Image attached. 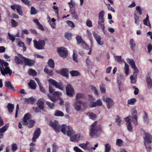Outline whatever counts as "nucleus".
<instances>
[{"label": "nucleus", "mask_w": 152, "mask_h": 152, "mask_svg": "<svg viewBox=\"0 0 152 152\" xmlns=\"http://www.w3.org/2000/svg\"><path fill=\"white\" fill-rule=\"evenodd\" d=\"M54 115L55 116H63L64 115L63 112L58 110H56Z\"/></svg>", "instance_id": "ea45409f"}, {"label": "nucleus", "mask_w": 152, "mask_h": 152, "mask_svg": "<svg viewBox=\"0 0 152 152\" xmlns=\"http://www.w3.org/2000/svg\"><path fill=\"white\" fill-rule=\"evenodd\" d=\"M107 6L109 10L113 12H115V10L113 7L111 6L110 4H107Z\"/></svg>", "instance_id": "bf43d9fd"}, {"label": "nucleus", "mask_w": 152, "mask_h": 152, "mask_svg": "<svg viewBox=\"0 0 152 152\" xmlns=\"http://www.w3.org/2000/svg\"><path fill=\"white\" fill-rule=\"evenodd\" d=\"M66 88V95L70 97H72L75 93V91L72 85L70 84H68Z\"/></svg>", "instance_id": "9d476101"}, {"label": "nucleus", "mask_w": 152, "mask_h": 152, "mask_svg": "<svg viewBox=\"0 0 152 152\" xmlns=\"http://www.w3.org/2000/svg\"><path fill=\"white\" fill-rule=\"evenodd\" d=\"M58 149V148L57 147L56 144L55 143H54L53 144V145L52 152H57L56 151H57Z\"/></svg>", "instance_id": "5fc2aeb1"}, {"label": "nucleus", "mask_w": 152, "mask_h": 152, "mask_svg": "<svg viewBox=\"0 0 152 152\" xmlns=\"http://www.w3.org/2000/svg\"><path fill=\"white\" fill-rule=\"evenodd\" d=\"M117 118L115 119V122L117 123L118 125L120 126L121 125V119L120 118L118 115L117 116Z\"/></svg>", "instance_id": "3c124183"}, {"label": "nucleus", "mask_w": 152, "mask_h": 152, "mask_svg": "<svg viewBox=\"0 0 152 152\" xmlns=\"http://www.w3.org/2000/svg\"><path fill=\"white\" fill-rule=\"evenodd\" d=\"M50 126L57 133L59 132L60 131L64 134H66V130H67V134L69 136H70L75 134V132L72 127L70 126H68L66 124H63L61 126L58 123L57 121L55 122L50 121Z\"/></svg>", "instance_id": "f03ea898"}, {"label": "nucleus", "mask_w": 152, "mask_h": 152, "mask_svg": "<svg viewBox=\"0 0 152 152\" xmlns=\"http://www.w3.org/2000/svg\"><path fill=\"white\" fill-rule=\"evenodd\" d=\"M102 100L104 102L106 103L107 108L110 109L113 105L114 102L113 100L110 98L104 96L102 98Z\"/></svg>", "instance_id": "1a4fd4ad"}, {"label": "nucleus", "mask_w": 152, "mask_h": 152, "mask_svg": "<svg viewBox=\"0 0 152 152\" xmlns=\"http://www.w3.org/2000/svg\"><path fill=\"white\" fill-rule=\"evenodd\" d=\"M66 23L71 28H73L75 27V25L74 23L72 21L67 20L66 21Z\"/></svg>", "instance_id": "de8ad7c7"}, {"label": "nucleus", "mask_w": 152, "mask_h": 152, "mask_svg": "<svg viewBox=\"0 0 152 152\" xmlns=\"http://www.w3.org/2000/svg\"><path fill=\"white\" fill-rule=\"evenodd\" d=\"M85 96L83 93H77L76 94L75 96V101H79L80 100H79V99L85 98Z\"/></svg>", "instance_id": "a878e982"}, {"label": "nucleus", "mask_w": 152, "mask_h": 152, "mask_svg": "<svg viewBox=\"0 0 152 152\" xmlns=\"http://www.w3.org/2000/svg\"><path fill=\"white\" fill-rule=\"evenodd\" d=\"M72 18L76 20H78L79 19V15L77 14L75 12V11H71L70 12Z\"/></svg>", "instance_id": "cd10ccee"}, {"label": "nucleus", "mask_w": 152, "mask_h": 152, "mask_svg": "<svg viewBox=\"0 0 152 152\" xmlns=\"http://www.w3.org/2000/svg\"><path fill=\"white\" fill-rule=\"evenodd\" d=\"M18 13V14L21 16L23 15L22 12L21 10V6L19 4H17L16 8Z\"/></svg>", "instance_id": "c9c22d12"}, {"label": "nucleus", "mask_w": 152, "mask_h": 152, "mask_svg": "<svg viewBox=\"0 0 152 152\" xmlns=\"http://www.w3.org/2000/svg\"><path fill=\"white\" fill-rule=\"evenodd\" d=\"M8 126V124H5L4 126L0 129V132L3 133L5 132L7 130Z\"/></svg>", "instance_id": "79ce46f5"}, {"label": "nucleus", "mask_w": 152, "mask_h": 152, "mask_svg": "<svg viewBox=\"0 0 152 152\" xmlns=\"http://www.w3.org/2000/svg\"><path fill=\"white\" fill-rule=\"evenodd\" d=\"M104 11L103 10L101 11L99 13L98 15L99 18H104Z\"/></svg>", "instance_id": "8fccbe9b"}, {"label": "nucleus", "mask_w": 152, "mask_h": 152, "mask_svg": "<svg viewBox=\"0 0 152 152\" xmlns=\"http://www.w3.org/2000/svg\"><path fill=\"white\" fill-rule=\"evenodd\" d=\"M73 59L74 61L77 63L78 62V60L77 58V54L75 53L74 52H73Z\"/></svg>", "instance_id": "0e129e2a"}, {"label": "nucleus", "mask_w": 152, "mask_h": 152, "mask_svg": "<svg viewBox=\"0 0 152 152\" xmlns=\"http://www.w3.org/2000/svg\"><path fill=\"white\" fill-rule=\"evenodd\" d=\"M136 11L138 12L140 15H141L142 14V10L140 6H137L136 7Z\"/></svg>", "instance_id": "69168bd1"}, {"label": "nucleus", "mask_w": 152, "mask_h": 152, "mask_svg": "<svg viewBox=\"0 0 152 152\" xmlns=\"http://www.w3.org/2000/svg\"><path fill=\"white\" fill-rule=\"evenodd\" d=\"M81 104H82L83 106L84 107L85 103L81 100L76 101L74 103V107L76 110L78 111L80 110L81 108Z\"/></svg>", "instance_id": "dca6fc26"}, {"label": "nucleus", "mask_w": 152, "mask_h": 152, "mask_svg": "<svg viewBox=\"0 0 152 152\" xmlns=\"http://www.w3.org/2000/svg\"><path fill=\"white\" fill-rule=\"evenodd\" d=\"M143 22L144 24L148 26L151 27V25L150 23V21H148V20H146L145 19H144L143 20Z\"/></svg>", "instance_id": "680f3d73"}, {"label": "nucleus", "mask_w": 152, "mask_h": 152, "mask_svg": "<svg viewBox=\"0 0 152 152\" xmlns=\"http://www.w3.org/2000/svg\"><path fill=\"white\" fill-rule=\"evenodd\" d=\"M12 149L13 152H14L18 149L17 145L13 143L12 145Z\"/></svg>", "instance_id": "4d7b16f0"}, {"label": "nucleus", "mask_w": 152, "mask_h": 152, "mask_svg": "<svg viewBox=\"0 0 152 152\" xmlns=\"http://www.w3.org/2000/svg\"><path fill=\"white\" fill-rule=\"evenodd\" d=\"M8 64L4 60H0V70L1 74L4 76L8 74L11 75L12 71L8 66Z\"/></svg>", "instance_id": "7ed1b4c3"}, {"label": "nucleus", "mask_w": 152, "mask_h": 152, "mask_svg": "<svg viewBox=\"0 0 152 152\" xmlns=\"http://www.w3.org/2000/svg\"><path fill=\"white\" fill-rule=\"evenodd\" d=\"M34 22L35 23L38 28L39 29L44 31V30L43 26L39 22L38 20L37 19H34L33 20Z\"/></svg>", "instance_id": "393cba45"}, {"label": "nucleus", "mask_w": 152, "mask_h": 152, "mask_svg": "<svg viewBox=\"0 0 152 152\" xmlns=\"http://www.w3.org/2000/svg\"><path fill=\"white\" fill-rule=\"evenodd\" d=\"M129 43L131 50L133 51H135L136 49V45L133 39H130Z\"/></svg>", "instance_id": "b1692460"}, {"label": "nucleus", "mask_w": 152, "mask_h": 152, "mask_svg": "<svg viewBox=\"0 0 152 152\" xmlns=\"http://www.w3.org/2000/svg\"><path fill=\"white\" fill-rule=\"evenodd\" d=\"M15 59L16 63L18 64H22L23 63V61L19 56H15Z\"/></svg>", "instance_id": "473e14b6"}, {"label": "nucleus", "mask_w": 152, "mask_h": 152, "mask_svg": "<svg viewBox=\"0 0 152 152\" xmlns=\"http://www.w3.org/2000/svg\"><path fill=\"white\" fill-rule=\"evenodd\" d=\"M91 90L94 91V93L95 94L98 95V93L96 88L93 86L91 85L90 86Z\"/></svg>", "instance_id": "6e6d98bb"}, {"label": "nucleus", "mask_w": 152, "mask_h": 152, "mask_svg": "<svg viewBox=\"0 0 152 152\" xmlns=\"http://www.w3.org/2000/svg\"><path fill=\"white\" fill-rule=\"evenodd\" d=\"M97 122L95 121L91 125L89 131L90 135L91 137L98 136L100 135V132L102 131V127L100 125L96 126Z\"/></svg>", "instance_id": "20e7f679"}, {"label": "nucleus", "mask_w": 152, "mask_h": 152, "mask_svg": "<svg viewBox=\"0 0 152 152\" xmlns=\"http://www.w3.org/2000/svg\"><path fill=\"white\" fill-rule=\"evenodd\" d=\"M31 117L30 114L28 113H26L24 115L22 123L23 125L27 126L29 128H32L35 122L34 120L30 119Z\"/></svg>", "instance_id": "39448f33"}, {"label": "nucleus", "mask_w": 152, "mask_h": 152, "mask_svg": "<svg viewBox=\"0 0 152 152\" xmlns=\"http://www.w3.org/2000/svg\"><path fill=\"white\" fill-rule=\"evenodd\" d=\"M76 39L77 44L79 45L81 44L83 48L85 49H89L88 46L83 39L81 36H77L76 37Z\"/></svg>", "instance_id": "9b49d317"}, {"label": "nucleus", "mask_w": 152, "mask_h": 152, "mask_svg": "<svg viewBox=\"0 0 152 152\" xmlns=\"http://www.w3.org/2000/svg\"><path fill=\"white\" fill-rule=\"evenodd\" d=\"M127 61L130 65L131 67L134 69V72H137L138 71H139V70L135 65V62L133 59L128 58L127 59Z\"/></svg>", "instance_id": "4468645a"}, {"label": "nucleus", "mask_w": 152, "mask_h": 152, "mask_svg": "<svg viewBox=\"0 0 152 152\" xmlns=\"http://www.w3.org/2000/svg\"><path fill=\"white\" fill-rule=\"evenodd\" d=\"M132 115L133 118L134 119V120H132V121L134 125L136 126L138 124L137 111L135 110H133Z\"/></svg>", "instance_id": "aec40b11"}, {"label": "nucleus", "mask_w": 152, "mask_h": 152, "mask_svg": "<svg viewBox=\"0 0 152 152\" xmlns=\"http://www.w3.org/2000/svg\"><path fill=\"white\" fill-rule=\"evenodd\" d=\"M124 70L125 73L126 74V75H127L129 73V66L125 62H124Z\"/></svg>", "instance_id": "37998d69"}, {"label": "nucleus", "mask_w": 152, "mask_h": 152, "mask_svg": "<svg viewBox=\"0 0 152 152\" xmlns=\"http://www.w3.org/2000/svg\"><path fill=\"white\" fill-rule=\"evenodd\" d=\"M70 73L72 76H77L80 75L79 72L76 70L70 71Z\"/></svg>", "instance_id": "f704fd0d"}, {"label": "nucleus", "mask_w": 152, "mask_h": 152, "mask_svg": "<svg viewBox=\"0 0 152 152\" xmlns=\"http://www.w3.org/2000/svg\"><path fill=\"white\" fill-rule=\"evenodd\" d=\"M136 101L137 100L135 98H132L128 100L127 103L129 104L134 105Z\"/></svg>", "instance_id": "4c0bfd02"}, {"label": "nucleus", "mask_w": 152, "mask_h": 152, "mask_svg": "<svg viewBox=\"0 0 152 152\" xmlns=\"http://www.w3.org/2000/svg\"><path fill=\"white\" fill-rule=\"evenodd\" d=\"M74 150L76 152H83L78 147L75 146L74 148Z\"/></svg>", "instance_id": "774afa93"}, {"label": "nucleus", "mask_w": 152, "mask_h": 152, "mask_svg": "<svg viewBox=\"0 0 152 152\" xmlns=\"http://www.w3.org/2000/svg\"><path fill=\"white\" fill-rule=\"evenodd\" d=\"M93 35L98 44L101 45H102L104 43L102 41H101V37L99 35L96 34L95 32L93 33Z\"/></svg>", "instance_id": "412c9836"}, {"label": "nucleus", "mask_w": 152, "mask_h": 152, "mask_svg": "<svg viewBox=\"0 0 152 152\" xmlns=\"http://www.w3.org/2000/svg\"><path fill=\"white\" fill-rule=\"evenodd\" d=\"M41 133L40 129L39 128H37L34 133L33 137L32 138L33 142H35L36 140L38 138Z\"/></svg>", "instance_id": "6ab92c4d"}, {"label": "nucleus", "mask_w": 152, "mask_h": 152, "mask_svg": "<svg viewBox=\"0 0 152 152\" xmlns=\"http://www.w3.org/2000/svg\"><path fill=\"white\" fill-rule=\"evenodd\" d=\"M99 20L98 22V26L101 27L104 26V18H99Z\"/></svg>", "instance_id": "72a5a7b5"}, {"label": "nucleus", "mask_w": 152, "mask_h": 152, "mask_svg": "<svg viewBox=\"0 0 152 152\" xmlns=\"http://www.w3.org/2000/svg\"><path fill=\"white\" fill-rule=\"evenodd\" d=\"M5 86L9 89L14 90V88L11 83L9 81H6L5 83Z\"/></svg>", "instance_id": "c85d7f7f"}, {"label": "nucleus", "mask_w": 152, "mask_h": 152, "mask_svg": "<svg viewBox=\"0 0 152 152\" xmlns=\"http://www.w3.org/2000/svg\"><path fill=\"white\" fill-rule=\"evenodd\" d=\"M132 88L135 89V90L134 91V94L135 95H137L138 94L139 92V89L138 88L136 87L135 86H134L132 87Z\"/></svg>", "instance_id": "338daca9"}, {"label": "nucleus", "mask_w": 152, "mask_h": 152, "mask_svg": "<svg viewBox=\"0 0 152 152\" xmlns=\"http://www.w3.org/2000/svg\"><path fill=\"white\" fill-rule=\"evenodd\" d=\"M115 58H116V59L117 60L119 64H121L122 61L121 59V56H115Z\"/></svg>", "instance_id": "e2e57ef3"}, {"label": "nucleus", "mask_w": 152, "mask_h": 152, "mask_svg": "<svg viewBox=\"0 0 152 152\" xmlns=\"http://www.w3.org/2000/svg\"><path fill=\"white\" fill-rule=\"evenodd\" d=\"M30 87L32 89H35L36 88V84L33 80H31L28 83Z\"/></svg>", "instance_id": "c756f323"}, {"label": "nucleus", "mask_w": 152, "mask_h": 152, "mask_svg": "<svg viewBox=\"0 0 152 152\" xmlns=\"http://www.w3.org/2000/svg\"><path fill=\"white\" fill-rule=\"evenodd\" d=\"M11 23L12 27H15L18 25V23L14 19L11 20Z\"/></svg>", "instance_id": "052dcab7"}, {"label": "nucleus", "mask_w": 152, "mask_h": 152, "mask_svg": "<svg viewBox=\"0 0 152 152\" xmlns=\"http://www.w3.org/2000/svg\"><path fill=\"white\" fill-rule=\"evenodd\" d=\"M8 35L9 36V39L13 42L15 40V37L13 35L10 34L9 33H8Z\"/></svg>", "instance_id": "09e8293b"}, {"label": "nucleus", "mask_w": 152, "mask_h": 152, "mask_svg": "<svg viewBox=\"0 0 152 152\" xmlns=\"http://www.w3.org/2000/svg\"><path fill=\"white\" fill-rule=\"evenodd\" d=\"M45 100L43 98L39 99L37 102V104L40 109L44 111L43 104L45 102Z\"/></svg>", "instance_id": "5701e85b"}, {"label": "nucleus", "mask_w": 152, "mask_h": 152, "mask_svg": "<svg viewBox=\"0 0 152 152\" xmlns=\"http://www.w3.org/2000/svg\"><path fill=\"white\" fill-rule=\"evenodd\" d=\"M64 36L68 40H70L72 38V34L71 33L66 32L65 33Z\"/></svg>", "instance_id": "c03bdc74"}, {"label": "nucleus", "mask_w": 152, "mask_h": 152, "mask_svg": "<svg viewBox=\"0 0 152 152\" xmlns=\"http://www.w3.org/2000/svg\"><path fill=\"white\" fill-rule=\"evenodd\" d=\"M144 134L145 137L144 138V144L148 152H150L151 147L150 144L152 142V136L148 133L145 132Z\"/></svg>", "instance_id": "423d86ee"}, {"label": "nucleus", "mask_w": 152, "mask_h": 152, "mask_svg": "<svg viewBox=\"0 0 152 152\" xmlns=\"http://www.w3.org/2000/svg\"><path fill=\"white\" fill-rule=\"evenodd\" d=\"M143 112L144 113V116L143 117V118L144 122L146 123L148 122V115L147 113L145 111Z\"/></svg>", "instance_id": "49530a36"}, {"label": "nucleus", "mask_w": 152, "mask_h": 152, "mask_svg": "<svg viewBox=\"0 0 152 152\" xmlns=\"http://www.w3.org/2000/svg\"><path fill=\"white\" fill-rule=\"evenodd\" d=\"M18 55L23 61V62L27 65L32 66L34 63V61L32 60L29 59L23 56L20 54H18Z\"/></svg>", "instance_id": "6e6552de"}, {"label": "nucleus", "mask_w": 152, "mask_h": 152, "mask_svg": "<svg viewBox=\"0 0 152 152\" xmlns=\"http://www.w3.org/2000/svg\"><path fill=\"white\" fill-rule=\"evenodd\" d=\"M131 116H129L125 118V120L126 122V125L128 130L131 132L133 131L132 127L131 121Z\"/></svg>", "instance_id": "f8f14e48"}, {"label": "nucleus", "mask_w": 152, "mask_h": 152, "mask_svg": "<svg viewBox=\"0 0 152 152\" xmlns=\"http://www.w3.org/2000/svg\"><path fill=\"white\" fill-rule=\"evenodd\" d=\"M24 99L25 102L27 104H32L35 100V99L33 97H31L28 98H25Z\"/></svg>", "instance_id": "7c9ffc66"}, {"label": "nucleus", "mask_w": 152, "mask_h": 152, "mask_svg": "<svg viewBox=\"0 0 152 152\" xmlns=\"http://www.w3.org/2000/svg\"><path fill=\"white\" fill-rule=\"evenodd\" d=\"M89 117L90 118L94 120L96 118V114L91 113L89 115Z\"/></svg>", "instance_id": "13d9d810"}, {"label": "nucleus", "mask_w": 152, "mask_h": 152, "mask_svg": "<svg viewBox=\"0 0 152 152\" xmlns=\"http://www.w3.org/2000/svg\"><path fill=\"white\" fill-rule=\"evenodd\" d=\"M29 75L33 76L36 75L37 74L36 72L34 69H30L28 71Z\"/></svg>", "instance_id": "a18cd8bd"}, {"label": "nucleus", "mask_w": 152, "mask_h": 152, "mask_svg": "<svg viewBox=\"0 0 152 152\" xmlns=\"http://www.w3.org/2000/svg\"><path fill=\"white\" fill-rule=\"evenodd\" d=\"M70 137V140L72 142L78 141L80 137V135L78 134L74 135L72 136H71Z\"/></svg>", "instance_id": "bb28decb"}, {"label": "nucleus", "mask_w": 152, "mask_h": 152, "mask_svg": "<svg viewBox=\"0 0 152 152\" xmlns=\"http://www.w3.org/2000/svg\"><path fill=\"white\" fill-rule=\"evenodd\" d=\"M14 105L12 104L9 103L7 106L9 112L12 113L14 109Z\"/></svg>", "instance_id": "58836bf2"}, {"label": "nucleus", "mask_w": 152, "mask_h": 152, "mask_svg": "<svg viewBox=\"0 0 152 152\" xmlns=\"http://www.w3.org/2000/svg\"><path fill=\"white\" fill-rule=\"evenodd\" d=\"M139 71H138L137 72H133V74L130 77V82L131 83L134 84L136 83L137 79V76L139 73Z\"/></svg>", "instance_id": "a211bd4d"}, {"label": "nucleus", "mask_w": 152, "mask_h": 152, "mask_svg": "<svg viewBox=\"0 0 152 152\" xmlns=\"http://www.w3.org/2000/svg\"><path fill=\"white\" fill-rule=\"evenodd\" d=\"M146 79L147 86L148 88L150 89L152 88V79L148 74L147 76Z\"/></svg>", "instance_id": "4be33fe9"}, {"label": "nucleus", "mask_w": 152, "mask_h": 152, "mask_svg": "<svg viewBox=\"0 0 152 152\" xmlns=\"http://www.w3.org/2000/svg\"><path fill=\"white\" fill-rule=\"evenodd\" d=\"M49 83V92L50 94H52L53 96H50L48 94V97L53 102L56 101L58 98L61 95V93L58 91H54V89H53L51 85L54 86L56 88H58L61 90H63L64 87L63 86V83L61 82H58L55 80L52 79H50L48 80Z\"/></svg>", "instance_id": "f257e3e1"}, {"label": "nucleus", "mask_w": 152, "mask_h": 152, "mask_svg": "<svg viewBox=\"0 0 152 152\" xmlns=\"http://www.w3.org/2000/svg\"><path fill=\"white\" fill-rule=\"evenodd\" d=\"M37 11L34 7H32L31 10V15H34L36 14Z\"/></svg>", "instance_id": "864d4df0"}, {"label": "nucleus", "mask_w": 152, "mask_h": 152, "mask_svg": "<svg viewBox=\"0 0 152 152\" xmlns=\"http://www.w3.org/2000/svg\"><path fill=\"white\" fill-rule=\"evenodd\" d=\"M104 87V84L102 82L99 86L100 90L102 93H105V92L106 90Z\"/></svg>", "instance_id": "e433bc0d"}, {"label": "nucleus", "mask_w": 152, "mask_h": 152, "mask_svg": "<svg viewBox=\"0 0 152 152\" xmlns=\"http://www.w3.org/2000/svg\"><path fill=\"white\" fill-rule=\"evenodd\" d=\"M127 61L130 65L131 67L134 69V72H137L138 71H139V70L135 65V62L133 59L128 58L127 59Z\"/></svg>", "instance_id": "ddd939ff"}, {"label": "nucleus", "mask_w": 152, "mask_h": 152, "mask_svg": "<svg viewBox=\"0 0 152 152\" xmlns=\"http://www.w3.org/2000/svg\"><path fill=\"white\" fill-rule=\"evenodd\" d=\"M123 140L121 139H118L116 140V144L119 146H121L122 145Z\"/></svg>", "instance_id": "603ef678"}, {"label": "nucleus", "mask_w": 152, "mask_h": 152, "mask_svg": "<svg viewBox=\"0 0 152 152\" xmlns=\"http://www.w3.org/2000/svg\"><path fill=\"white\" fill-rule=\"evenodd\" d=\"M48 66L50 68L53 69L55 67V63L54 61L50 58L48 60Z\"/></svg>", "instance_id": "2f4dec72"}, {"label": "nucleus", "mask_w": 152, "mask_h": 152, "mask_svg": "<svg viewBox=\"0 0 152 152\" xmlns=\"http://www.w3.org/2000/svg\"><path fill=\"white\" fill-rule=\"evenodd\" d=\"M34 46L37 49H42L44 48L45 45V42L44 41L39 39L38 41L35 39L33 40Z\"/></svg>", "instance_id": "0eeeda50"}, {"label": "nucleus", "mask_w": 152, "mask_h": 152, "mask_svg": "<svg viewBox=\"0 0 152 152\" xmlns=\"http://www.w3.org/2000/svg\"><path fill=\"white\" fill-rule=\"evenodd\" d=\"M69 71L68 69L67 68H62L59 70L58 73L63 76L68 78L69 77L68 74Z\"/></svg>", "instance_id": "f3484780"}, {"label": "nucleus", "mask_w": 152, "mask_h": 152, "mask_svg": "<svg viewBox=\"0 0 152 152\" xmlns=\"http://www.w3.org/2000/svg\"><path fill=\"white\" fill-rule=\"evenodd\" d=\"M110 150V145L108 143L106 144L105 145L104 152H109Z\"/></svg>", "instance_id": "a19ab883"}, {"label": "nucleus", "mask_w": 152, "mask_h": 152, "mask_svg": "<svg viewBox=\"0 0 152 152\" xmlns=\"http://www.w3.org/2000/svg\"><path fill=\"white\" fill-rule=\"evenodd\" d=\"M67 52L66 49L64 47L58 48V52L61 57H66L67 55Z\"/></svg>", "instance_id": "2eb2a0df"}]
</instances>
